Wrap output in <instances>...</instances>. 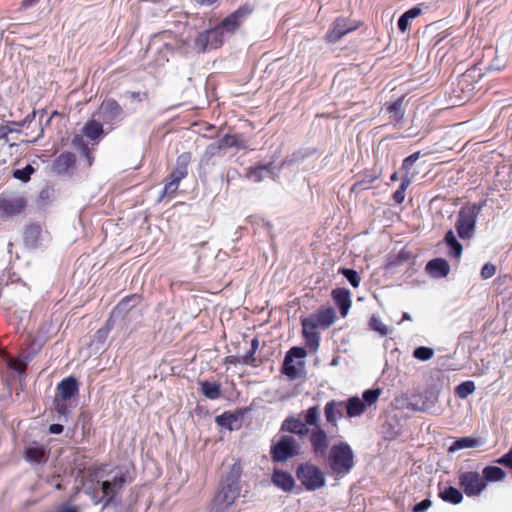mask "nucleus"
Segmentation results:
<instances>
[{
	"instance_id": "obj_1",
	"label": "nucleus",
	"mask_w": 512,
	"mask_h": 512,
	"mask_svg": "<svg viewBox=\"0 0 512 512\" xmlns=\"http://www.w3.org/2000/svg\"><path fill=\"white\" fill-rule=\"evenodd\" d=\"M328 461L330 469L336 475L344 476L354 467L353 450L346 442L335 444L330 449Z\"/></svg>"
},
{
	"instance_id": "obj_2",
	"label": "nucleus",
	"mask_w": 512,
	"mask_h": 512,
	"mask_svg": "<svg viewBox=\"0 0 512 512\" xmlns=\"http://www.w3.org/2000/svg\"><path fill=\"white\" fill-rule=\"evenodd\" d=\"M485 201L474 203L460 209L455 224L457 233L461 239H470L474 233L478 214L485 206Z\"/></svg>"
},
{
	"instance_id": "obj_3",
	"label": "nucleus",
	"mask_w": 512,
	"mask_h": 512,
	"mask_svg": "<svg viewBox=\"0 0 512 512\" xmlns=\"http://www.w3.org/2000/svg\"><path fill=\"white\" fill-rule=\"evenodd\" d=\"M296 476L309 491H315L325 485L324 473L309 462L302 463L297 467Z\"/></svg>"
},
{
	"instance_id": "obj_4",
	"label": "nucleus",
	"mask_w": 512,
	"mask_h": 512,
	"mask_svg": "<svg viewBox=\"0 0 512 512\" xmlns=\"http://www.w3.org/2000/svg\"><path fill=\"white\" fill-rule=\"evenodd\" d=\"M300 446L296 439L290 435H283L273 443L270 449L271 458L274 462H285L299 454Z\"/></svg>"
},
{
	"instance_id": "obj_5",
	"label": "nucleus",
	"mask_w": 512,
	"mask_h": 512,
	"mask_svg": "<svg viewBox=\"0 0 512 512\" xmlns=\"http://www.w3.org/2000/svg\"><path fill=\"white\" fill-rule=\"evenodd\" d=\"M225 33L217 25L214 28L200 32L195 38L194 44L199 52L207 49H216L223 45Z\"/></svg>"
},
{
	"instance_id": "obj_6",
	"label": "nucleus",
	"mask_w": 512,
	"mask_h": 512,
	"mask_svg": "<svg viewBox=\"0 0 512 512\" xmlns=\"http://www.w3.org/2000/svg\"><path fill=\"white\" fill-rule=\"evenodd\" d=\"M252 12L253 8L248 4H244L229 14L227 17H225L218 24V26L225 33V35H233L236 31L239 30L245 19L251 15Z\"/></svg>"
},
{
	"instance_id": "obj_7",
	"label": "nucleus",
	"mask_w": 512,
	"mask_h": 512,
	"mask_svg": "<svg viewBox=\"0 0 512 512\" xmlns=\"http://www.w3.org/2000/svg\"><path fill=\"white\" fill-rule=\"evenodd\" d=\"M240 490L222 484L208 506V512H226L238 498Z\"/></svg>"
},
{
	"instance_id": "obj_8",
	"label": "nucleus",
	"mask_w": 512,
	"mask_h": 512,
	"mask_svg": "<svg viewBox=\"0 0 512 512\" xmlns=\"http://www.w3.org/2000/svg\"><path fill=\"white\" fill-rule=\"evenodd\" d=\"M459 484L469 497L480 495L486 487L483 477L475 471L462 473L459 476Z\"/></svg>"
},
{
	"instance_id": "obj_9",
	"label": "nucleus",
	"mask_w": 512,
	"mask_h": 512,
	"mask_svg": "<svg viewBox=\"0 0 512 512\" xmlns=\"http://www.w3.org/2000/svg\"><path fill=\"white\" fill-rule=\"evenodd\" d=\"M357 28L358 24L355 21L345 17H338L333 21L331 28L327 32L325 38L330 43H336L343 36L356 30Z\"/></svg>"
},
{
	"instance_id": "obj_10",
	"label": "nucleus",
	"mask_w": 512,
	"mask_h": 512,
	"mask_svg": "<svg viewBox=\"0 0 512 512\" xmlns=\"http://www.w3.org/2000/svg\"><path fill=\"white\" fill-rule=\"evenodd\" d=\"M97 115L105 123H114L123 118V110L115 99L108 98L101 103Z\"/></svg>"
},
{
	"instance_id": "obj_11",
	"label": "nucleus",
	"mask_w": 512,
	"mask_h": 512,
	"mask_svg": "<svg viewBox=\"0 0 512 512\" xmlns=\"http://www.w3.org/2000/svg\"><path fill=\"white\" fill-rule=\"evenodd\" d=\"M309 441L312 451L317 457L326 456L329 447V438L323 428H313L309 433Z\"/></svg>"
},
{
	"instance_id": "obj_12",
	"label": "nucleus",
	"mask_w": 512,
	"mask_h": 512,
	"mask_svg": "<svg viewBox=\"0 0 512 512\" xmlns=\"http://www.w3.org/2000/svg\"><path fill=\"white\" fill-rule=\"evenodd\" d=\"M336 319V311L332 307H321L314 314L303 318L305 321H312L316 328L327 329Z\"/></svg>"
},
{
	"instance_id": "obj_13",
	"label": "nucleus",
	"mask_w": 512,
	"mask_h": 512,
	"mask_svg": "<svg viewBox=\"0 0 512 512\" xmlns=\"http://www.w3.org/2000/svg\"><path fill=\"white\" fill-rule=\"evenodd\" d=\"M278 171L279 169L273 165V162H270L250 168L247 172V177L254 182H261L267 177L275 179V177L278 176Z\"/></svg>"
},
{
	"instance_id": "obj_14",
	"label": "nucleus",
	"mask_w": 512,
	"mask_h": 512,
	"mask_svg": "<svg viewBox=\"0 0 512 512\" xmlns=\"http://www.w3.org/2000/svg\"><path fill=\"white\" fill-rule=\"evenodd\" d=\"M343 408V401L331 400L326 403L324 407L325 419L332 427H338L337 421L343 417Z\"/></svg>"
},
{
	"instance_id": "obj_15",
	"label": "nucleus",
	"mask_w": 512,
	"mask_h": 512,
	"mask_svg": "<svg viewBox=\"0 0 512 512\" xmlns=\"http://www.w3.org/2000/svg\"><path fill=\"white\" fill-rule=\"evenodd\" d=\"M302 333L306 341V345L312 351H316L319 348L320 335L316 331V325L312 321L301 320Z\"/></svg>"
},
{
	"instance_id": "obj_16",
	"label": "nucleus",
	"mask_w": 512,
	"mask_h": 512,
	"mask_svg": "<svg viewBox=\"0 0 512 512\" xmlns=\"http://www.w3.org/2000/svg\"><path fill=\"white\" fill-rule=\"evenodd\" d=\"M26 205L25 200L22 197H6L0 196V210L6 215H15L20 213Z\"/></svg>"
},
{
	"instance_id": "obj_17",
	"label": "nucleus",
	"mask_w": 512,
	"mask_h": 512,
	"mask_svg": "<svg viewBox=\"0 0 512 512\" xmlns=\"http://www.w3.org/2000/svg\"><path fill=\"white\" fill-rule=\"evenodd\" d=\"M332 298L340 310L342 317L348 314L351 307V293L346 288H335L332 290Z\"/></svg>"
},
{
	"instance_id": "obj_18",
	"label": "nucleus",
	"mask_w": 512,
	"mask_h": 512,
	"mask_svg": "<svg viewBox=\"0 0 512 512\" xmlns=\"http://www.w3.org/2000/svg\"><path fill=\"white\" fill-rule=\"evenodd\" d=\"M271 481L284 492H291L295 486L293 476L289 472L280 469H274Z\"/></svg>"
},
{
	"instance_id": "obj_19",
	"label": "nucleus",
	"mask_w": 512,
	"mask_h": 512,
	"mask_svg": "<svg viewBox=\"0 0 512 512\" xmlns=\"http://www.w3.org/2000/svg\"><path fill=\"white\" fill-rule=\"evenodd\" d=\"M281 431L297 434L300 437L306 436L310 433V429L300 419L295 417H287L281 425Z\"/></svg>"
},
{
	"instance_id": "obj_20",
	"label": "nucleus",
	"mask_w": 512,
	"mask_h": 512,
	"mask_svg": "<svg viewBox=\"0 0 512 512\" xmlns=\"http://www.w3.org/2000/svg\"><path fill=\"white\" fill-rule=\"evenodd\" d=\"M61 401H68L78 393V382L70 376L63 379L57 386Z\"/></svg>"
},
{
	"instance_id": "obj_21",
	"label": "nucleus",
	"mask_w": 512,
	"mask_h": 512,
	"mask_svg": "<svg viewBox=\"0 0 512 512\" xmlns=\"http://www.w3.org/2000/svg\"><path fill=\"white\" fill-rule=\"evenodd\" d=\"M426 270L434 277H446L450 272L449 263L444 258H435L426 265Z\"/></svg>"
},
{
	"instance_id": "obj_22",
	"label": "nucleus",
	"mask_w": 512,
	"mask_h": 512,
	"mask_svg": "<svg viewBox=\"0 0 512 512\" xmlns=\"http://www.w3.org/2000/svg\"><path fill=\"white\" fill-rule=\"evenodd\" d=\"M75 161L76 158L73 153H62L54 161L53 170L58 174H65L75 164Z\"/></svg>"
},
{
	"instance_id": "obj_23",
	"label": "nucleus",
	"mask_w": 512,
	"mask_h": 512,
	"mask_svg": "<svg viewBox=\"0 0 512 512\" xmlns=\"http://www.w3.org/2000/svg\"><path fill=\"white\" fill-rule=\"evenodd\" d=\"M403 100L404 98H397L394 102H386L382 107V111L389 114L391 120L395 122L401 121L404 116Z\"/></svg>"
},
{
	"instance_id": "obj_24",
	"label": "nucleus",
	"mask_w": 512,
	"mask_h": 512,
	"mask_svg": "<svg viewBox=\"0 0 512 512\" xmlns=\"http://www.w3.org/2000/svg\"><path fill=\"white\" fill-rule=\"evenodd\" d=\"M482 442L479 438L466 436V437H460L456 438L453 443L450 445L448 451L449 452H456L461 449L466 448H476L481 446Z\"/></svg>"
},
{
	"instance_id": "obj_25",
	"label": "nucleus",
	"mask_w": 512,
	"mask_h": 512,
	"mask_svg": "<svg viewBox=\"0 0 512 512\" xmlns=\"http://www.w3.org/2000/svg\"><path fill=\"white\" fill-rule=\"evenodd\" d=\"M444 242L449 248L448 255L459 259L462 255L463 246L462 244L457 240L456 236L454 235V232L452 230H449L446 232L444 237Z\"/></svg>"
},
{
	"instance_id": "obj_26",
	"label": "nucleus",
	"mask_w": 512,
	"mask_h": 512,
	"mask_svg": "<svg viewBox=\"0 0 512 512\" xmlns=\"http://www.w3.org/2000/svg\"><path fill=\"white\" fill-rule=\"evenodd\" d=\"M241 413L234 414L230 412H224L223 414L216 417V423L229 430L238 429L240 426Z\"/></svg>"
},
{
	"instance_id": "obj_27",
	"label": "nucleus",
	"mask_w": 512,
	"mask_h": 512,
	"mask_svg": "<svg viewBox=\"0 0 512 512\" xmlns=\"http://www.w3.org/2000/svg\"><path fill=\"white\" fill-rule=\"evenodd\" d=\"M25 459L31 463H45L47 461L46 450L41 446H29L25 450Z\"/></svg>"
},
{
	"instance_id": "obj_28",
	"label": "nucleus",
	"mask_w": 512,
	"mask_h": 512,
	"mask_svg": "<svg viewBox=\"0 0 512 512\" xmlns=\"http://www.w3.org/2000/svg\"><path fill=\"white\" fill-rule=\"evenodd\" d=\"M422 13L420 6H414L409 10L405 11L398 19L397 26L400 32L404 33L409 27V22L412 19L417 18Z\"/></svg>"
},
{
	"instance_id": "obj_29",
	"label": "nucleus",
	"mask_w": 512,
	"mask_h": 512,
	"mask_svg": "<svg viewBox=\"0 0 512 512\" xmlns=\"http://www.w3.org/2000/svg\"><path fill=\"white\" fill-rule=\"evenodd\" d=\"M241 473H242V468H241L240 463L239 462L234 463L231 466L229 473L224 477L222 484L232 487V488H236L237 490H240L241 488H240V484H239V479L241 477Z\"/></svg>"
},
{
	"instance_id": "obj_30",
	"label": "nucleus",
	"mask_w": 512,
	"mask_h": 512,
	"mask_svg": "<svg viewBox=\"0 0 512 512\" xmlns=\"http://www.w3.org/2000/svg\"><path fill=\"white\" fill-rule=\"evenodd\" d=\"M41 231V226L38 224H32L26 227L24 231L25 245L30 248L37 247Z\"/></svg>"
},
{
	"instance_id": "obj_31",
	"label": "nucleus",
	"mask_w": 512,
	"mask_h": 512,
	"mask_svg": "<svg viewBox=\"0 0 512 512\" xmlns=\"http://www.w3.org/2000/svg\"><path fill=\"white\" fill-rule=\"evenodd\" d=\"M506 472L498 466H486L482 470V477L486 482H500L506 478Z\"/></svg>"
},
{
	"instance_id": "obj_32",
	"label": "nucleus",
	"mask_w": 512,
	"mask_h": 512,
	"mask_svg": "<svg viewBox=\"0 0 512 512\" xmlns=\"http://www.w3.org/2000/svg\"><path fill=\"white\" fill-rule=\"evenodd\" d=\"M365 403L359 397H351L346 403V414L348 417H357L364 413Z\"/></svg>"
},
{
	"instance_id": "obj_33",
	"label": "nucleus",
	"mask_w": 512,
	"mask_h": 512,
	"mask_svg": "<svg viewBox=\"0 0 512 512\" xmlns=\"http://www.w3.org/2000/svg\"><path fill=\"white\" fill-rule=\"evenodd\" d=\"M439 497L448 503L452 504H460L463 500V495L461 491L455 487L448 486L444 487L439 492Z\"/></svg>"
},
{
	"instance_id": "obj_34",
	"label": "nucleus",
	"mask_w": 512,
	"mask_h": 512,
	"mask_svg": "<svg viewBox=\"0 0 512 512\" xmlns=\"http://www.w3.org/2000/svg\"><path fill=\"white\" fill-rule=\"evenodd\" d=\"M221 151H222V149H221V147H220V145L218 144L217 141L209 144L206 147V149H205V151H204V153H203V155H202V157L200 159V165L201 166H208L210 164H214L212 162L213 158L216 157V156H220L221 155Z\"/></svg>"
},
{
	"instance_id": "obj_35",
	"label": "nucleus",
	"mask_w": 512,
	"mask_h": 512,
	"mask_svg": "<svg viewBox=\"0 0 512 512\" xmlns=\"http://www.w3.org/2000/svg\"><path fill=\"white\" fill-rule=\"evenodd\" d=\"M298 366L304 367V362L299 361L297 364H294V361H288V359L284 358L282 372L291 380L297 379L301 374Z\"/></svg>"
},
{
	"instance_id": "obj_36",
	"label": "nucleus",
	"mask_w": 512,
	"mask_h": 512,
	"mask_svg": "<svg viewBox=\"0 0 512 512\" xmlns=\"http://www.w3.org/2000/svg\"><path fill=\"white\" fill-rule=\"evenodd\" d=\"M83 132L87 138L96 140L103 133V125L99 121L91 120L85 124Z\"/></svg>"
},
{
	"instance_id": "obj_37",
	"label": "nucleus",
	"mask_w": 512,
	"mask_h": 512,
	"mask_svg": "<svg viewBox=\"0 0 512 512\" xmlns=\"http://www.w3.org/2000/svg\"><path fill=\"white\" fill-rule=\"evenodd\" d=\"M201 392L211 400L218 399L221 396L220 385L216 382L203 381L200 383Z\"/></svg>"
},
{
	"instance_id": "obj_38",
	"label": "nucleus",
	"mask_w": 512,
	"mask_h": 512,
	"mask_svg": "<svg viewBox=\"0 0 512 512\" xmlns=\"http://www.w3.org/2000/svg\"><path fill=\"white\" fill-rule=\"evenodd\" d=\"M320 408L318 405L310 407L304 414V422L307 426L320 427Z\"/></svg>"
},
{
	"instance_id": "obj_39",
	"label": "nucleus",
	"mask_w": 512,
	"mask_h": 512,
	"mask_svg": "<svg viewBox=\"0 0 512 512\" xmlns=\"http://www.w3.org/2000/svg\"><path fill=\"white\" fill-rule=\"evenodd\" d=\"M475 388L473 381H464L455 388V394L459 398L465 399L475 391Z\"/></svg>"
},
{
	"instance_id": "obj_40",
	"label": "nucleus",
	"mask_w": 512,
	"mask_h": 512,
	"mask_svg": "<svg viewBox=\"0 0 512 512\" xmlns=\"http://www.w3.org/2000/svg\"><path fill=\"white\" fill-rule=\"evenodd\" d=\"M339 273L342 274L354 288L359 287L361 278L356 270L341 268Z\"/></svg>"
},
{
	"instance_id": "obj_41",
	"label": "nucleus",
	"mask_w": 512,
	"mask_h": 512,
	"mask_svg": "<svg viewBox=\"0 0 512 512\" xmlns=\"http://www.w3.org/2000/svg\"><path fill=\"white\" fill-rule=\"evenodd\" d=\"M410 183H411V180L407 176L402 178L400 187L394 192V194L392 196L395 203L401 204L404 201L405 191L408 188V186L410 185Z\"/></svg>"
},
{
	"instance_id": "obj_42",
	"label": "nucleus",
	"mask_w": 512,
	"mask_h": 512,
	"mask_svg": "<svg viewBox=\"0 0 512 512\" xmlns=\"http://www.w3.org/2000/svg\"><path fill=\"white\" fill-rule=\"evenodd\" d=\"M369 327L371 330L378 332L381 336H386L389 333L388 327L375 315L369 320Z\"/></svg>"
},
{
	"instance_id": "obj_43",
	"label": "nucleus",
	"mask_w": 512,
	"mask_h": 512,
	"mask_svg": "<svg viewBox=\"0 0 512 512\" xmlns=\"http://www.w3.org/2000/svg\"><path fill=\"white\" fill-rule=\"evenodd\" d=\"M434 355V350L430 347L419 346L413 351V356L421 361H428Z\"/></svg>"
},
{
	"instance_id": "obj_44",
	"label": "nucleus",
	"mask_w": 512,
	"mask_h": 512,
	"mask_svg": "<svg viewBox=\"0 0 512 512\" xmlns=\"http://www.w3.org/2000/svg\"><path fill=\"white\" fill-rule=\"evenodd\" d=\"M380 394L381 390L379 388L367 389L362 394V401L365 403V405H372L378 400Z\"/></svg>"
},
{
	"instance_id": "obj_45",
	"label": "nucleus",
	"mask_w": 512,
	"mask_h": 512,
	"mask_svg": "<svg viewBox=\"0 0 512 512\" xmlns=\"http://www.w3.org/2000/svg\"><path fill=\"white\" fill-rule=\"evenodd\" d=\"M218 144L220 145L222 150H226L231 147H240L238 139L235 135L226 134L221 139H219Z\"/></svg>"
},
{
	"instance_id": "obj_46",
	"label": "nucleus",
	"mask_w": 512,
	"mask_h": 512,
	"mask_svg": "<svg viewBox=\"0 0 512 512\" xmlns=\"http://www.w3.org/2000/svg\"><path fill=\"white\" fill-rule=\"evenodd\" d=\"M190 161H191V154L188 152L182 153L177 158L175 169H178L187 175V167H188V164L190 163Z\"/></svg>"
},
{
	"instance_id": "obj_47",
	"label": "nucleus",
	"mask_w": 512,
	"mask_h": 512,
	"mask_svg": "<svg viewBox=\"0 0 512 512\" xmlns=\"http://www.w3.org/2000/svg\"><path fill=\"white\" fill-rule=\"evenodd\" d=\"M34 172V168L31 165H27L22 169H16L13 172V176L23 182H27L30 179L31 174Z\"/></svg>"
},
{
	"instance_id": "obj_48",
	"label": "nucleus",
	"mask_w": 512,
	"mask_h": 512,
	"mask_svg": "<svg viewBox=\"0 0 512 512\" xmlns=\"http://www.w3.org/2000/svg\"><path fill=\"white\" fill-rule=\"evenodd\" d=\"M306 350L303 347H292L285 355V358L288 359V361H294L297 359H302L306 356Z\"/></svg>"
},
{
	"instance_id": "obj_49",
	"label": "nucleus",
	"mask_w": 512,
	"mask_h": 512,
	"mask_svg": "<svg viewBox=\"0 0 512 512\" xmlns=\"http://www.w3.org/2000/svg\"><path fill=\"white\" fill-rule=\"evenodd\" d=\"M419 157H420V152H415V153L409 155L408 157H406L403 160L402 169L405 170L406 173H408L409 170L411 169V167L413 166V164L419 159Z\"/></svg>"
},
{
	"instance_id": "obj_50",
	"label": "nucleus",
	"mask_w": 512,
	"mask_h": 512,
	"mask_svg": "<svg viewBox=\"0 0 512 512\" xmlns=\"http://www.w3.org/2000/svg\"><path fill=\"white\" fill-rule=\"evenodd\" d=\"M20 131L17 129H14L13 127L9 125H0V140H5L6 143H8L10 140L8 138L9 134L12 133H19Z\"/></svg>"
},
{
	"instance_id": "obj_51",
	"label": "nucleus",
	"mask_w": 512,
	"mask_h": 512,
	"mask_svg": "<svg viewBox=\"0 0 512 512\" xmlns=\"http://www.w3.org/2000/svg\"><path fill=\"white\" fill-rule=\"evenodd\" d=\"M497 464L503 465L507 468L512 469V448L509 451L495 460Z\"/></svg>"
},
{
	"instance_id": "obj_52",
	"label": "nucleus",
	"mask_w": 512,
	"mask_h": 512,
	"mask_svg": "<svg viewBox=\"0 0 512 512\" xmlns=\"http://www.w3.org/2000/svg\"><path fill=\"white\" fill-rule=\"evenodd\" d=\"M496 273V266L491 263H486L481 269V277L489 279Z\"/></svg>"
},
{
	"instance_id": "obj_53",
	"label": "nucleus",
	"mask_w": 512,
	"mask_h": 512,
	"mask_svg": "<svg viewBox=\"0 0 512 512\" xmlns=\"http://www.w3.org/2000/svg\"><path fill=\"white\" fill-rule=\"evenodd\" d=\"M99 483L104 496L115 495L117 493L111 481H102Z\"/></svg>"
},
{
	"instance_id": "obj_54",
	"label": "nucleus",
	"mask_w": 512,
	"mask_h": 512,
	"mask_svg": "<svg viewBox=\"0 0 512 512\" xmlns=\"http://www.w3.org/2000/svg\"><path fill=\"white\" fill-rule=\"evenodd\" d=\"M242 357L243 365H255V352L249 349Z\"/></svg>"
},
{
	"instance_id": "obj_55",
	"label": "nucleus",
	"mask_w": 512,
	"mask_h": 512,
	"mask_svg": "<svg viewBox=\"0 0 512 512\" xmlns=\"http://www.w3.org/2000/svg\"><path fill=\"white\" fill-rule=\"evenodd\" d=\"M431 505V500L424 499L413 507V512H425Z\"/></svg>"
},
{
	"instance_id": "obj_56",
	"label": "nucleus",
	"mask_w": 512,
	"mask_h": 512,
	"mask_svg": "<svg viewBox=\"0 0 512 512\" xmlns=\"http://www.w3.org/2000/svg\"><path fill=\"white\" fill-rule=\"evenodd\" d=\"M178 186H179V184L169 180L165 184V186H164L163 195H172V194H174L177 191Z\"/></svg>"
},
{
	"instance_id": "obj_57",
	"label": "nucleus",
	"mask_w": 512,
	"mask_h": 512,
	"mask_svg": "<svg viewBox=\"0 0 512 512\" xmlns=\"http://www.w3.org/2000/svg\"><path fill=\"white\" fill-rule=\"evenodd\" d=\"M186 177V174H184L183 172H181L180 170L178 169H175L170 173L169 175V180L172 181V182H175L177 184L180 183V181Z\"/></svg>"
},
{
	"instance_id": "obj_58",
	"label": "nucleus",
	"mask_w": 512,
	"mask_h": 512,
	"mask_svg": "<svg viewBox=\"0 0 512 512\" xmlns=\"http://www.w3.org/2000/svg\"><path fill=\"white\" fill-rule=\"evenodd\" d=\"M111 482L113 483V486L115 487V489L118 492L119 490L122 489V487L126 483V475L125 474H121L119 476H115L113 481H111Z\"/></svg>"
},
{
	"instance_id": "obj_59",
	"label": "nucleus",
	"mask_w": 512,
	"mask_h": 512,
	"mask_svg": "<svg viewBox=\"0 0 512 512\" xmlns=\"http://www.w3.org/2000/svg\"><path fill=\"white\" fill-rule=\"evenodd\" d=\"M138 301H139V297L137 295H133L131 297H128V298L122 300L119 303L118 307L120 309H126L130 302H133V305H135Z\"/></svg>"
},
{
	"instance_id": "obj_60",
	"label": "nucleus",
	"mask_w": 512,
	"mask_h": 512,
	"mask_svg": "<svg viewBox=\"0 0 512 512\" xmlns=\"http://www.w3.org/2000/svg\"><path fill=\"white\" fill-rule=\"evenodd\" d=\"M225 363L233 365L242 364V357L238 355L227 356L225 359Z\"/></svg>"
},
{
	"instance_id": "obj_61",
	"label": "nucleus",
	"mask_w": 512,
	"mask_h": 512,
	"mask_svg": "<svg viewBox=\"0 0 512 512\" xmlns=\"http://www.w3.org/2000/svg\"><path fill=\"white\" fill-rule=\"evenodd\" d=\"M63 430H64V426L62 424H58V423L52 424L49 427V432L51 434H60L63 432Z\"/></svg>"
},
{
	"instance_id": "obj_62",
	"label": "nucleus",
	"mask_w": 512,
	"mask_h": 512,
	"mask_svg": "<svg viewBox=\"0 0 512 512\" xmlns=\"http://www.w3.org/2000/svg\"><path fill=\"white\" fill-rule=\"evenodd\" d=\"M58 512H79L77 506H72L68 504H62L59 507Z\"/></svg>"
},
{
	"instance_id": "obj_63",
	"label": "nucleus",
	"mask_w": 512,
	"mask_h": 512,
	"mask_svg": "<svg viewBox=\"0 0 512 512\" xmlns=\"http://www.w3.org/2000/svg\"><path fill=\"white\" fill-rule=\"evenodd\" d=\"M56 410L59 414L66 415L68 409H67V406L64 403V401H62V402L57 401Z\"/></svg>"
},
{
	"instance_id": "obj_64",
	"label": "nucleus",
	"mask_w": 512,
	"mask_h": 512,
	"mask_svg": "<svg viewBox=\"0 0 512 512\" xmlns=\"http://www.w3.org/2000/svg\"><path fill=\"white\" fill-rule=\"evenodd\" d=\"M38 2H39V0H23L21 2V7L24 9H29V8L35 6Z\"/></svg>"
}]
</instances>
